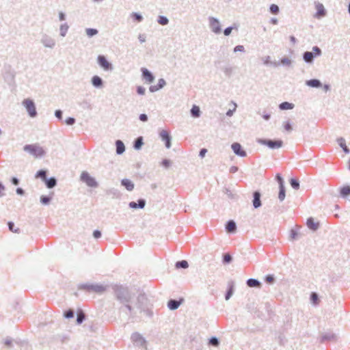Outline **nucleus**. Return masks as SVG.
I'll use <instances>...</instances> for the list:
<instances>
[{"instance_id":"22","label":"nucleus","mask_w":350,"mask_h":350,"mask_svg":"<svg viewBox=\"0 0 350 350\" xmlns=\"http://www.w3.org/2000/svg\"><path fill=\"white\" fill-rule=\"evenodd\" d=\"M315 57L314 53L310 51H306L303 54V59L307 64L312 63Z\"/></svg>"},{"instance_id":"25","label":"nucleus","mask_w":350,"mask_h":350,"mask_svg":"<svg viewBox=\"0 0 350 350\" xmlns=\"http://www.w3.org/2000/svg\"><path fill=\"white\" fill-rule=\"evenodd\" d=\"M116 154H122L125 151L124 144L121 140H120V139L116 140Z\"/></svg>"},{"instance_id":"48","label":"nucleus","mask_w":350,"mask_h":350,"mask_svg":"<svg viewBox=\"0 0 350 350\" xmlns=\"http://www.w3.org/2000/svg\"><path fill=\"white\" fill-rule=\"evenodd\" d=\"M209 345L213 347H217L219 345V339L216 337H212L209 340Z\"/></svg>"},{"instance_id":"23","label":"nucleus","mask_w":350,"mask_h":350,"mask_svg":"<svg viewBox=\"0 0 350 350\" xmlns=\"http://www.w3.org/2000/svg\"><path fill=\"white\" fill-rule=\"evenodd\" d=\"M181 302H182V299H180V300L170 299L167 302V307L172 310H176L181 304Z\"/></svg>"},{"instance_id":"34","label":"nucleus","mask_w":350,"mask_h":350,"mask_svg":"<svg viewBox=\"0 0 350 350\" xmlns=\"http://www.w3.org/2000/svg\"><path fill=\"white\" fill-rule=\"evenodd\" d=\"M143 137H138L134 142L133 147L135 150H139L142 145H143Z\"/></svg>"},{"instance_id":"17","label":"nucleus","mask_w":350,"mask_h":350,"mask_svg":"<svg viewBox=\"0 0 350 350\" xmlns=\"http://www.w3.org/2000/svg\"><path fill=\"white\" fill-rule=\"evenodd\" d=\"M261 194L258 191L253 193L252 204L254 208H258L261 206L262 203L260 200Z\"/></svg>"},{"instance_id":"8","label":"nucleus","mask_w":350,"mask_h":350,"mask_svg":"<svg viewBox=\"0 0 350 350\" xmlns=\"http://www.w3.org/2000/svg\"><path fill=\"white\" fill-rule=\"evenodd\" d=\"M98 65L106 71H111L113 70V65L108 62L107 58L102 55H99L97 57Z\"/></svg>"},{"instance_id":"15","label":"nucleus","mask_w":350,"mask_h":350,"mask_svg":"<svg viewBox=\"0 0 350 350\" xmlns=\"http://www.w3.org/2000/svg\"><path fill=\"white\" fill-rule=\"evenodd\" d=\"M315 7L317 9V12L315 14V17L317 18H321L326 16L327 12L325 9L323 5L319 2L315 3Z\"/></svg>"},{"instance_id":"10","label":"nucleus","mask_w":350,"mask_h":350,"mask_svg":"<svg viewBox=\"0 0 350 350\" xmlns=\"http://www.w3.org/2000/svg\"><path fill=\"white\" fill-rule=\"evenodd\" d=\"M40 42L45 47L50 49L54 48L56 44L55 39L47 34L42 35Z\"/></svg>"},{"instance_id":"18","label":"nucleus","mask_w":350,"mask_h":350,"mask_svg":"<svg viewBox=\"0 0 350 350\" xmlns=\"http://www.w3.org/2000/svg\"><path fill=\"white\" fill-rule=\"evenodd\" d=\"M146 206V200L144 199H139L137 202H130L129 204V206L131 208L137 209V208H144Z\"/></svg>"},{"instance_id":"28","label":"nucleus","mask_w":350,"mask_h":350,"mask_svg":"<svg viewBox=\"0 0 350 350\" xmlns=\"http://www.w3.org/2000/svg\"><path fill=\"white\" fill-rule=\"evenodd\" d=\"M86 315L83 312V311L81 309L77 310V323L80 325L81 324L85 319Z\"/></svg>"},{"instance_id":"19","label":"nucleus","mask_w":350,"mask_h":350,"mask_svg":"<svg viewBox=\"0 0 350 350\" xmlns=\"http://www.w3.org/2000/svg\"><path fill=\"white\" fill-rule=\"evenodd\" d=\"M91 81L92 85L96 88H100L103 86V79L97 75L92 77Z\"/></svg>"},{"instance_id":"40","label":"nucleus","mask_w":350,"mask_h":350,"mask_svg":"<svg viewBox=\"0 0 350 350\" xmlns=\"http://www.w3.org/2000/svg\"><path fill=\"white\" fill-rule=\"evenodd\" d=\"M157 23L161 25H166L169 23V20L166 16H159L157 19Z\"/></svg>"},{"instance_id":"16","label":"nucleus","mask_w":350,"mask_h":350,"mask_svg":"<svg viewBox=\"0 0 350 350\" xmlns=\"http://www.w3.org/2000/svg\"><path fill=\"white\" fill-rule=\"evenodd\" d=\"M142 77L148 83L153 82L154 77L153 74L146 68H142Z\"/></svg>"},{"instance_id":"58","label":"nucleus","mask_w":350,"mask_h":350,"mask_svg":"<svg viewBox=\"0 0 350 350\" xmlns=\"http://www.w3.org/2000/svg\"><path fill=\"white\" fill-rule=\"evenodd\" d=\"M310 299L316 304L319 300L318 295L316 293H312L310 295Z\"/></svg>"},{"instance_id":"33","label":"nucleus","mask_w":350,"mask_h":350,"mask_svg":"<svg viewBox=\"0 0 350 350\" xmlns=\"http://www.w3.org/2000/svg\"><path fill=\"white\" fill-rule=\"evenodd\" d=\"M190 112H191V116L193 117V118H198L200 116V107L196 106V105H193L192 107V108L191 109Z\"/></svg>"},{"instance_id":"13","label":"nucleus","mask_w":350,"mask_h":350,"mask_svg":"<svg viewBox=\"0 0 350 350\" xmlns=\"http://www.w3.org/2000/svg\"><path fill=\"white\" fill-rule=\"evenodd\" d=\"M231 148L234 153L239 157H245L247 155L246 152L243 150L241 145L238 142H234L232 144Z\"/></svg>"},{"instance_id":"41","label":"nucleus","mask_w":350,"mask_h":350,"mask_svg":"<svg viewBox=\"0 0 350 350\" xmlns=\"http://www.w3.org/2000/svg\"><path fill=\"white\" fill-rule=\"evenodd\" d=\"M263 62L266 65H268V64H271L273 65V66L275 67H277L280 65V63L279 62H271V60H270V56H266L263 58Z\"/></svg>"},{"instance_id":"30","label":"nucleus","mask_w":350,"mask_h":350,"mask_svg":"<svg viewBox=\"0 0 350 350\" xmlns=\"http://www.w3.org/2000/svg\"><path fill=\"white\" fill-rule=\"evenodd\" d=\"M46 186L49 189H52L55 187L57 185V180L55 177H51L49 178H46L44 181Z\"/></svg>"},{"instance_id":"4","label":"nucleus","mask_w":350,"mask_h":350,"mask_svg":"<svg viewBox=\"0 0 350 350\" xmlns=\"http://www.w3.org/2000/svg\"><path fill=\"white\" fill-rule=\"evenodd\" d=\"M79 289L88 292L101 293L106 291V286L99 284H82L79 286Z\"/></svg>"},{"instance_id":"2","label":"nucleus","mask_w":350,"mask_h":350,"mask_svg":"<svg viewBox=\"0 0 350 350\" xmlns=\"http://www.w3.org/2000/svg\"><path fill=\"white\" fill-rule=\"evenodd\" d=\"M135 305L142 312H144L148 317H152L153 312L149 306V301L144 293H139L137 297Z\"/></svg>"},{"instance_id":"44","label":"nucleus","mask_w":350,"mask_h":350,"mask_svg":"<svg viewBox=\"0 0 350 350\" xmlns=\"http://www.w3.org/2000/svg\"><path fill=\"white\" fill-rule=\"evenodd\" d=\"M51 199H52L51 196H42L40 197V202L42 204L46 205V204H49Z\"/></svg>"},{"instance_id":"3","label":"nucleus","mask_w":350,"mask_h":350,"mask_svg":"<svg viewBox=\"0 0 350 350\" xmlns=\"http://www.w3.org/2000/svg\"><path fill=\"white\" fill-rule=\"evenodd\" d=\"M23 150L35 157H42L46 154L43 148L36 144H27L23 147Z\"/></svg>"},{"instance_id":"14","label":"nucleus","mask_w":350,"mask_h":350,"mask_svg":"<svg viewBox=\"0 0 350 350\" xmlns=\"http://www.w3.org/2000/svg\"><path fill=\"white\" fill-rule=\"evenodd\" d=\"M337 340V336L332 332H327L323 334L320 338V342L324 343L325 342L332 341L336 342Z\"/></svg>"},{"instance_id":"59","label":"nucleus","mask_w":350,"mask_h":350,"mask_svg":"<svg viewBox=\"0 0 350 350\" xmlns=\"http://www.w3.org/2000/svg\"><path fill=\"white\" fill-rule=\"evenodd\" d=\"M76 120L74 118L69 117L66 119L65 123L68 125H73L75 123Z\"/></svg>"},{"instance_id":"56","label":"nucleus","mask_w":350,"mask_h":350,"mask_svg":"<svg viewBox=\"0 0 350 350\" xmlns=\"http://www.w3.org/2000/svg\"><path fill=\"white\" fill-rule=\"evenodd\" d=\"M275 281V278L273 275H267L265 277V282L269 284H272Z\"/></svg>"},{"instance_id":"35","label":"nucleus","mask_w":350,"mask_h":350,"mask_svg":"<svg viewBox=\"0 0 350 350\" xmlns=\"http://www.w3.org/2000/svg\"><path fill=\"white\" fill-rule=\"evenodd\" d=\"M175 266L178 269H180V268L187 269L189 267V263L187 260H183L177 261L176 262Z\"/></svg>"},{"instance_id":"45","label":"nucleus","mask_w":350,"mask_h":350,"mask_svg":"<svg viewBox=\"0 0 350 350\" xmlns=\"http://www.w3.org/2000/svg\"><path fill=\"white\" fill-rule=\"evenodd\" d=\"M269 11L273 14H278L280 12V9L276 4H271L269 7Z\"/></svg>"},{"instance_id":"9","label":"nucleus","mask_w":350,"mask_h":350,"mask_svg":"<svg viewBox=\"0 0 350 350\" xmlns=\"http://www.w3.org/2000/svg\"><path fill=\"white\" fill-rule=\"evenodd\" d=\"M208 22H209V27L213 33H215L216 34H219L221 33V25H220V23L218 21V19H217L213 16H210V17H208Z\"/></svg>"},{"instance_id":"49","label":"nucleus","mask_w":350,"mask_h":350,"mask_svg":"<svg viewBox=\"0 0 350 350\" xmlns=\"http://www.w3.org/2000/svg\"><path fill=\"white\" fill-rule=\"evenodd\" d=\"M8 228L10 231L13 232H16V233H18L19 232L20 230L19 228H14V222L12 221H9L8 223Z\"/></svg>"},{"instance_id":"53","label":"nucleus","mask_w":350,"mask_h":350,"mask_svg":"<svg viewBox=\"0 0 350 350\" xmlns=\"http://www.w3.org/2000/svg\"><path fill=\"white\" fill-rule=\"evenodd\" d=\"M232 68L230 66H226L223 68V71L225 73V75L228 77H230L232 72Z\"/></svg>"},{"instance_id":"46","label":"nucleus","mask_w":350,"mask_h":350,"mask_svg":"<svg viewBox=\"0 0 350 350\" xmlns=\"http://www.w3.org/2000/svg\"><path fill=\"white\" fill-rule=\"evenodd\" d=\"M232 293H233V283L232 282L231 284L229 285V288L225 295L226 299L228 300L231 297Z\"/></svg>"},{"instance_id":"32","label":"nucleus","mask_w":350,"mask_h":350,"mask_svg":"<svg viewBox=\"0 0 350 350\" xmlns=\"http://www.w3.org/2000/svg\"><path fill=\"white\" fill-rule=\"evenodd\" d=\"M280 110L292 109L294 108V104L288 102H283L279 105Z\"/></svg>"},{"instance_id":"57","label":"nucleus","mask_w":350,"mask_h":350,"mask_svg":"<svg viewBox=\"0 0 350 350\" xmlns=\"http://www.w3.org/2000/svg\"><path fill=\"white\" fill-rule=\"evenodd\" d=\"M312 52H313V53H314V55H316V57H317V56H320V55H321V49H320L319 46H313V48H312Z\"/></svg>"},{"instance_id":"64","label":"nucleus","mask_w":350,"mask_h":350,"mask_svg":"<svg viewBox=\"0 0 350 350\" xmlns=\"http://www.w3.org/2000/svg\"><path fill=\"white\" fill-rule=\"evenodd\" d=\"M4 344L9 347H12V340L10 338L7 337L5 339Z\"/></svg>"},{"instance_id":"27","label":"nucleus","mask_w":350,"mask_h":350,"mask_svg":"<svg viewBox=\"0 0 350 350\" xmlns=\"http://www.w3.org/2000/svg\"><path fill=\"white\" fill-rule=\"evenodd\" d=\"M337 142L338 145L342 148L343 151L346 154H349L350 152L349 149L346 145L345 139L343 137H339L337 139Z\"/></svg>"},{"instance_id":"63","label":"nucleus","mask_w":350,"mask_h":350,"mask_svg":"<svg viewBox=\"0 0 350 350\" xmlns=\"http://www.w3.org/2000/svg\"><path fill=\"white\" fill-rule=\"evenodd\" d=\"M146 89L142 86L137 87V93L139 95H144L145 94Z\"/></svg>"},{"instance_id":"29","label":"nucleus","mask_w":350,"mask_h":350,"mask_svg":"<svg viewBox=\"0 0 350 350\" xmlns=\"http://www.w3.org/2000/svg\"><path fill=\"white\" fill-rule=\"evenodd\" d=\"M247 285L249 287H257L260 288L261 286V283L256 279L250 278L246 282Z\"/></svg>"},{"instance_id":"7","label":"nucleus","mask_w":350,"mask_h":350,"mask_svg":"<svg viewBox=\"0 0 350 350\" xmlns=\"http://www.w3.org/2000/svg\"><path fill=\"white\" fill-rule=\"evenodd\" d=\"M80 180L85 183L88 187H98V184L96 179L89 174L88 172H83L80 176Z\"/></svg>"},{"instance_id":"47","label":"nucleus","mask_w":350,"mask_h":350,"mask_svg":"<svg viewBox=\"0 0 350 350\" xmlns=\"http://www.w3.org/2000/svg\"><path fill=\"white\" fill-rule=\"evenodd\" d=\"M291 60L286 57H282L280 59V64L285 66H290L291 65Z\"/></svg>"},{"instance_id":"37","label":"nucleus","mask_w":350,"mask_h":350,"mask_svg":"<svg viewBox=\"0 0 350 350\" xmlns=\"http://www.w3.org/2000/svg\"><path fill=\"white\" fill-rule=\"evenodd\" d=\"M46 175H47V172H46V170H40L37 172V173L36 174V178H40L44 181H45L46 179L47 178Z\"/></svg>"},{"instance_id":"20","label":"nucleus","mask_w":350,"mask_h":350,"mask_svg":"<svg viewBox=\"0 0 350 350\" xmlns=\"http://www.w3.org/2000/svg\"><path fill=\"white\" fill-rule=\"evenodd\" d=\"M121 185L129 191H131L134 189V183L128 178L122 179L121 180Z\"/></svg>"},{"instance_id":"6","label":"nucleus","mask_w":350,"mask_h":350,"mask_svg":"<svg viewBox=\"0 0 350 350\" xmlns=\"http://www.w3.org/2000/svg\"><path fill=\"white\" fill-rule=\"evenodd\" d=\"M23 105L25 107L29 116L31 118H35L37 116L38 113L36 111V105L31 99H25L23 101Z\"/></svg>"},{"instance_id":"1","label":"nucleus","mask_w":350,"mask_h":350,"mask_svg":"<svg viewBox=\"0 0 350 350\" xmlns=\"http://www.w3.org/2000/svg\"><path fill=\"white\" fill-rule=\"evenodd\" d=\"M111 288L116 299L123 305L122 307L120 308V310L126 308L128 310L127 314L130 318L133 319L135 317L133 307L131 305L133 295L129 288L122 284H116L111 285Z\"/></svg>"},{"instance_id":"61","label":"nucleus","mask_w":350,"mask_h":350,"mask_svg":"<svg viewBox=\"0 0 350 350\" xmlns=\"http://www.w3.org/2000/svg\"><path fill=\"white\" fill-rule=\"evenodd\" d=\"M161 165L164 167L168 168L171 165V161L169 159H165L161 161Z\"/></svg>"},{"instance_id":"11","label":"nucleus","mask_w":350,"mask_h":350,"mask_svg":"<svg viewBox=\"0 0 350 350\" xmlns=\"http://www.w3.org/2000/svg\"><path fill=\"white\" fill-rule=\"evenodd\" d=\"M132 341L139 347H143L146 344L144 338L138 332H135L131 335Z\"/></svg>"},{"instance_id":"38","label":"nucleus","mask_w":350,"mask_h":350,"mask_svg":"<svg viewBox=\"0 0 350 350\" xmlns=\"http://www.w3.org/2000/svg\"><path fill=\"white\" fill-rule=\"evenodd\" d=\"M131 17L133 19V21H137V23H140L143 21V16L137 12H133L131 14Z\"/></svg>"},{"instance_id":"5","label":"nucleus","mask_w":350,"mask_h":350,"mask_svg":"<svg viewBox=\"0 0 350 350\" xmlns=\"http://www.w3.org/2000/svg\"><path fill=\"white\" fill-rule=\"evenodd\" d=\"M258 143L267 146L271 149H278L282 146L283 142L281 139L272 140L269 139H258Z\"/></svg>"},{"instance_id":"24","label":"nucleus","mask_w":350,"mask_h":350,"mask_svg":"<svg viewBox=\"0 0 350 350\" xmlns=\"http://www.w3.org/2000/svg\"><path fill=\"white\" fill-rule=\"evenodd\" d=\"M306 84L309 87L316 88H320L322 86V83L320 81V80L317 79H312L308 80L306 81Z\"/></svg>"},{"instance_id":"31","label":"nucleus","mask_w":350,"mask_h":350,"mask_svg":"<svg viewBox=\"0 0 350 350\" xmlns=\"http://www.w3.org/2000/svg\"><path fill=\"white\" fill-rule=\"evenodd\" d=\"M69 29V26L66 23L62 24L59 27V34L62 37H65L68 30Z\"/></svg>"},{"instance_id":"12","label":"nucleus","mask_w":350,"mask_h":350,"mask_svg":"<svg viewBox=\"0 0 350 350\" xmlns=\"http://www.w3.org/2000/svg\"><path fill=\"white\" fill-rule=\"evenodd\" d=\"M159 136H160L161 139H162V141H163L165 142V147L167 148H170L171 147L172 137L170 135V133H168V131H167L165 130H162L159 133Z\"/></svg>"},{"instance_id":"43","label":"nucleus","mask_w":350,"mask_h":350,"mask_svg":"<svg viewBox=\"0 0 350 350\" xmlns=\"http://www.w3.org/2000/svg\"><path fill=\"white\" fill-rule=\"evenodd\" d=\"M350 194V187L345 186L340 189V195L342 197H346L347 196Z\"/></svg>"},{"instance_id":"54","label":"nucleus","mask_w":350,"mask_h":350,"mask_svg":"<svg viewBox=\"0 0 350 350\" xmlns=\"http://www.w3.org/2000/svg\"><path fill=\"white\" fill-rule=\"evenodd\" d=\"M284 128L286 131L288 132L293 130L291 122L289 120H287L285 122H284Z\"/></svg>"},{"instance_id":"62","label":"nucleus","mask_w":350,"mask_h":350,"mask_svg":"<svg viewBox=\"0 0 350 350\" xmlns=\"http://www.w3.org/2000/svg\"><path fill=\"white\" fill-rule=\"evenodd\" d=\"M234 52L236 53V52H245V48L243 45H237L236 46L234 49H233Z\"/></svg>"},{"instance_id":"50","label":"nucleus","mask_w":350,"mask_h":350,"mask_svg":"<svg viewBox=\"0 0 350 350\" xmlns=\"http://www.w3.org/2000/svg\"><path fill=\"white\" fill-rule=\"evenodd\" d=\"M232 260V258L230 254H226L224 255V257H223V262L224 263L228 264V263L231 262Z\"/></svg>"},{"instance_id":"39","label":"nucleus","mask_w":350,"mask_h":350,"mask_svg":"<svg viewBox=\"0 0 350 350\" xmlns=\"http://www.w3.org/2000/svg\"><path fill=\"white\" fill-rule=\"evenodd\" d=\"M85 31H86L88 36L90 38L96 36L98 33V31L96 29H93V28H87Z\"/></svg>"},{"instance_id":"36","label":"nucleus","mask_w":350,"mask_h":350,"mask_svg":"<svg viewBox=\"0 0 350 350\" xmlns=\"http://www.w3.org/2000/svg\"><path fill=\"white\" fill-rule=\"evenodd\" d=\"M279 193H278V199L280 202H282L284 198H285V196H286V190H285V187L284 186H282V187H279Z\"/></svg>"},{"instance_id":"51","label":"nucleus","mask_w":350,"mask_h":350,"mask_svg":"<svg viewBox=\"0 0 350 350\" xmlns=\"http://www.w3.org/2000/svg\"><path fill=\"white\" fill-rule=\"evenodd\" d=\"M74 314H75L74 310L69 309L64 312V316L66 319H71V318L74 317Z\"/></svg>"},{"instance_id":"21","label":"nucleus","mask_w":350,"mask_h":350,"mask_svg":"<svg viewBox=\"0 0 350 350\" xmlns=\"http://www.w3.org/2000/svg\"><path fill=\"white\" fill-rule=\"evenodd\" d=\"M307 226L309 229L316 231L319 228V223L314 222L312 217H309L306 221Z\"/></svg>"},{"instance_id":"42","label":"nucleus","mask_w":350,"mask_h":350,"mask_svg":"<svg viewBox=\"0 0 350 350\" xmlns=\"http://www.w3.org/2000/svg\"><path fill=\"white\" fill-rule=\"evenodd\" d=\"M290 185L294 189H299V182L296 178H291L290 180Z\"/></svg>"},{"instance_id":"55","label":"nucleus","mask_w":350,"mask_h":350,"mask_svg":"<svg viewBox=\"0 0 350 350\" xmlns=\"http://www.w3.org/2000/svg\"><path fill=\"white\" fill-rule=\"evenodd\" d=\"M166 85V81L164 79H159L157 84L159 90L162 89Z\"/></svg>"},{"instance_id":"60","label":"nucleus","mask_w":350,"mask_h":350,"mask_svg":"<svg viewBox=\"0 0 350 350\" xmlns=\"http://www.w3.org/2000/svg\"><path fill=\"white\" fill-rule=\"evenodd\" d=\"M275 178H276V180H277V181H278V183L279 184V187L284 186V180H283L282 177L279 174H278L276 175Z\"/></svg>"},{"instance_id":"26","label":"nucleus","mask_w":350,"mask_h":350,"mask_svg":"<svg viewBox=\"0 0 350 350\" xmlns=\"http://www.w3.org/2000/svg\"><path fill=\"white\" fill-rule=\"evenodd\" d=\"M226 229L228 232H234L237 230L236 223L233 220H229L226 224Z\"/></svg>"},{"instance_id":"52","label":"nucleus","mask_w":350,"mask_h":350,"mask_svg":"<svg viewBox=\"0 0 350 350\" xmlns=\"http://www.w3.org/2000/svg\"><path fill=\"white\" fill-rule=\"evenodd\" d=\"M298 232L297 229H291L290 232V237L292 240L297 239Z\"/></svg>"}]
</instances>
